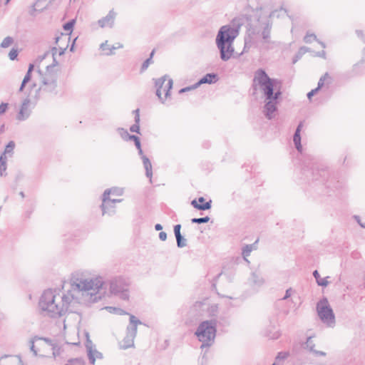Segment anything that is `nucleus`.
I'll return each mask as SVG.
<instances>
[{
	"instance_id": "nucleus-14",
	"label": "nucleus",
	"mask_w": 365,
	"mask_h": 365,
	"mask_svg": "<svg viewBox=\"0 0 365 365\" xmlns=\"http://www.w3.org/2000/svg\"><path fill=\"white\" fill-rule=\"evenodd\" d=\"M75 23H76L75 19H71L63 24V29L66 31H68V34H61V36L56 37V43H58L59 41L60 42L63 41L65 43H68L70 41V39H71L70 35L73 31Z\"/></svg>"
},
{
	"instance_id": "nucleus-30",
	"label": "nucleus",
	"mask_w": 365,
	"mask_h": 365,
	"mask_svg": "<svg viewBox=\"0 0 365 365\" xmlns=\"http://www.w3.org/2000/svg\"><path fill=\"white\" fill-rule=\"evenodd\" d=\"M32 77V73L31 72H26L24 78H23V81L21 83V86L19 88V92H23L24 90L26 85L31 81Z\"/></svg>"
},
{
	"instance_id": "nucleus-59",
	"label": "nucleus",
	"mask_w": 365,
	"mask_h": 365,
	"mask_svg": "<svg viewBox=\"0 0 365 365\" xmlns=\"http://www.w3.org/2000/svg\"><path fill=\"white\" fill-rule=\"evenodd\" d=\"M34 69V65L33 63H30L27 71L32 73Z\"/></svg>"
},
{
	"instance_id": "nucleus-62",
	"label": "nucleus",
	"mask_w": 365,
	"mask_h": 365,
	"mask_svg": "<svg viewBox=\"0 0 365 365\" xmlns=\"http://www.w3.org/2000/svg\"><path fill=\"white\" fill-rule=\"evenodd\" d=\"M113 200H115V204L116 202H121L123 200L122 199H113Z\"/></svg>"
},
{
	"instance_id": "nucleus-53",
	"label": "nucleus",
	"mask_w": 365,
	"mask_h": 365,
	"mask_svg": "<svg viewBox=\"0 0 365 365\" xmlns=\"http://www.w3.org/2000/svg\"><path fill=\"white\" fill-rule=\"evenodd\" d=\"M107 41L102 43L100 46V48L102 51H108V48H110V46L108 45L107 43Z\"/></svg>"
},
{
	"instance_id": "nucleus-50",
	"label": "nucleus",
	"mask_w": 365,
	"mask_h": 365,
	"mask_svg": "<svg viewBox=\"0 0 365 365\" xmlns=\"http://www.w3.org/2000/svg\"><path fill=\"white\" fill-rule=\"evenodd\" d=\"M293 290L292 288H289L286 290L284 296L282 298V300L287 299L289 297H290Z\"/></svg>"
},
{
	"instance_id": "nucleus-6",
	"label": "nucleus",
	"mask_w": 365,
	"mask_h": 365,
	"mask_svg": "<svg viewBox=\"0 0 365 365\" xmlns=\"http://www.w3.org/2000/svg\"><path fill=\"white\" fill-rule=\"evenodd\" d=\"M217 324L215 320H205L200 323L194 334L197 340L201 342L200 349L210 347L216 337Z\"/></svg>"
},
{
	"instance_id": "nucleus-23",
	"label": "nucleus",
	"mask_w": 365,
	"mask_h": 365,
	"mask_svg": "<svg viewBox=\"0 0 365 365\" xmlns=\"http://www.w3.org/2000/svg\"><path fill=\"white\" fill-rule=\"evenodd\" d=\"M271 29L272 25L268 21L264 24L263 30L261 32V36L264 43L269 42Z\"/></svg>"
},
{
	"instance_id": "nucleus-57",
	"label": "nucleus",
	"mask_w": 365,
	"mask_h": 365,
	"mask_svg": "<svg viewBox=\"0 0 365 365\" xmlns=\"http://www.w3.org/2000/svg\"><path fill=\"white\" fill-rule=\"evenodd\" d=\"M364 42L365 43V38L364 39ZM363 54H364V56H363V58H362V59H361V62H359V63H358L355 64V65H354V66H355V67H356V66H357L359 63H362L365 62V48H364V49Z\"/></svg>"
},
{
	"instance_id": "nucleus-33",
	"label": "nucleus",
	"mask_w": 365,
	"mask_h": 365,
	"mask_svg": "<svg viewBox=\"0 0 365 365\" xmlns=\"http://www.w3.org/2000/svg\"><path fill=\"white\" fill-rule=\"evenodd\" d=\"M253 246L254 245H246L242 249V255L246 261H247V257L250 256L253 250Z\"/></svg>"
},
{
	"instance_id": "nucleus-52",
	"label": "nucleus",
	"mask_w": 365,
	"mask_h": 365,
	"mask_svg": "<svg viewBox=\"0 0 365 365\" xmlns=\"http://www.w3.org/2000/svg\"><path fill=\"white\" fill-rule=\"evenodd\" d=\"M180 230H181V225L178 224V225H175L174 226V234H175V236H176V235H178L179 234H181Z\"/></svg>"
},
{
	"instance_id": "nucleus-55",
	"label": "nucleus",
	"mask_w": 365,
	"mask_h": 365,
	"mask_svg": "<svg viewBox=\"0 0 365 365\" xmlns=\"http://www.w3.org/2000/svg\"><path fill=\"white\" fill-rule=\"evenodd\" d=\"M250 35H257V34H259V31H258L257 29L255 28H253L252 29L250 30Z\"/></svg>"
},
{
	"instance_id": "nucleus-19",
	"label": "nucleus",
	"mask_w": 365,
	"mask_h": 365,
	"mask_svg": "<svg viewBox=\"0 0 365 365\" xmlns=\"http://www.w3.org/2000/svg\"><path fill=\"white\" fill-rule=\"evenodd\" d=\"M219 80L218 76L215 73H209L205 74L201 78L197 83H195V87H199L200 85L204 83L213 84Z\"/></svg>"
},
{
	"instance_id": "nucleus-8",
	"label": "nucleus",
	"mask_w": 365,
	"mask_h": 365,
	"mask_svg": "<svg viewBox=\"0 0 365 365\" xmlns=\"http://www.w3.org/2000/svg\"><path fill=\"white\" fill-rule=\"evenodd\" d=\"M317 311L320 320L329 327L335 325V316L326 297L322 299L317 304Z\"/></svg>"
},
{
	"instance_id": "nucleus-47",
	"label": "nucleus",
	"mask_w": 365,
	"mask_h": 365,
	"mask_svg": "<svg viewBox=\"0 0 365 365\" xmlns=\"http://www.w3.org/2000/svg\"><path fill=\"white\" fill-rule=\"evenodd\" d=\"M133 114L135 115L134 116V121L135 122H138V121H140V110L138 108L134 110L133 111Z\"/></svg>"
},
{
	"instance_id": "nucleus-42",
	"label": "nucleus",
	"mask_w": 365,
	"mask_h": 365,
	"mask_svg": "<svg viewBox=\"0 0 365 365\" xmlns=\"http://www.w3.org/2000/svg\"><path fill=\"white\" fill-rule=\"evenodd\" d=\"M123 47V44H121L120 43H118V46H110L109 48H108V51H106V54L107 56H110V55H112L114 53V51L116 50L117 48H120Z\"/></svg>"
},
{
	"instance_id": "nucleus-58",
	"label": "nucleus",
	"mask_w": 365,
	"mask_h": 365,
	"mask_svg": "<svg viewBox=\"0 0 365 365\" xmlns=\"http://www.w3.org/2000/svg\"><path fill=\"white\" fill-rule=\"evenodd\" d=\"M163 229V226L160 225V224H156L155 225V230H157V231H160V230H162Z\"/></svg>"
},
{
	"instance_id": "nucleus-15",
	"label": "nucleus",
	"mask_w": 365,
	"mask_h": 365,
	"mask_svg": "<svg viewBox=\"0 0 365 365\" xmlns=\"http://www.w3.org/2000/svg\"><path fill=\"white\" fill-rule=\"evenodd\" d=\"M115 16L116 13L113 11V9H112L109 11V12L105 17H103L101 19H99L98 21V24L99 26L101 28H104L106 26L112 28L114 24Z\"/></svg>"
},
{
	"instance_id": "nucleus-12",
	"label": "nucleus",
	"mask_w": 365,
	"mask_h": 365,
	"mask_svg": "<svg viewBox=\"0 0 365 365\" xmlns=\"http://www.w3.org/2000/svg\"><path fill=\"white\" fill-rule=\"evenodd\" d=\"M112 190H106L102 195V205L101 206L103 215L112 216L115 213V200H111L110 195Z\"/></svg>"
},
{
	"instance_id": "nucleus-61",
	"label": "nucleus",
	"mask_w": 365,
	"mask_h": 365,
	"mask_svg": "<svg viewBox=\"0 0 365 365\" xmlns=\"http://www.w3.org/2000/svg\"><path fill=\"white\" fill-rule=\"evenodd\" d=\"M154 53H155V50L153 49V50L151 51V53H150V56H149V57H151V59H153V57Z\"/></svg>"
},
{
	"instance_id": "nucleus-9",
	"label": "nucleus",
	"mask_w": 365,
	"mask_h": 365,
	"mask_svg": "<svg viewBox=\"0 0 365 365\" xmlns=\"http://www.w3.org/2000/svg\"><path fill=\"white\" fill-rule=\"evenodd\" d=\"M173 81L171 78L165 75L155 80V86L156 88V96L159 100L164 103L165 101L170 98V90L173 88Z\"/></svg>"
},
{
	"instance_id": "nucleus-31",
	"label": "nucleus",
	"mask_w": 365,
	"mask_h": 365,
	"mask_svg": "<svg viewBox=\"0 0 365 365\" xmlns=\"http://www.w3.org/2000/svg\"><path fill=\"white\" fill-rule=\"evenodd\" d=\"M6 161L7 156L0 157V175L6 176Z\"/></svg>"
},
{
	"instance_id": "nucleus-4",
	"label": "nucleus",
	"mask_w": 365,
	"mask_h": 365,
	"mask_svg": "<svg viewBox=\"0 0 365 365\" xmlns=\"http://www.w3.org/2000/svg\"><path fill=\"white\" fill-rule=\"evenodd\" d=\"M242 17L234 18L229 24L221 26L217 32L215 43L220 51V58L227 61L232 56L235 48L233 42L240 34V29L243 25Z\"/></svg>"
},
{
	"instance_id": "nucleus-13",
	"label": "nucleus",
	"mask_w": 365,
	"mask_h": 365,
	"mask_svg": "<svg viewBox=\"0 0 365 365\" xmlns=\"http://www.w3.org/2000/svg\"><path fill=\"white\" fill-rule=\"evenodd\" d=\"M34 96L30 98L29 96H27L25 98L21 105L19 111L18 112L16 115V119L19 121H24L28 119L31 113V110L29 108V106L32 104L34 106H35L34 104Z\"/></svg>"
},
{
	"instance_id": "nucleus-11",
	"label": "nucleus",
	"mask_w": 365,
	"mask_h": 365,
	"mask_svg": "<svg viewBox=\"0 0 365 365\" xmlns=\"http://www.w3.org/2000/svg\"><path fill=\"white\" fill-rule=\"evenodd\" d=\"M38 341H43L46 344H48L51 347L56 342V341L48 337H41L38 336H34L29 340L30 350L35 356H39L42 358L48 357V356L45 354H39V352L41 351L43 345L41 344H37V346L35 345V343H36Z\"/></svg>"
},
{
	"instance_id": "nucleus-44",
	"label": "nucleus",
	"mask_w": 365,
	"mask_h": 365,
	"mask_svg": "<svg viewBox=\"0 0 365 365\" xmlns=\"http://www.w3.org/2000/svg\"><path fill=\"white\" fill-rule=\"evenodd\" d=\"M18 50L17 49H15V48H12L9 53V58L11 60V61H14L15 60L16 58H17V56H18Z\"/></svg>"
},
{
	"instance_id": "nucleus-36",
	"label": "nucleus",
	"mask_w": 365,
	"mask_h": 365,
	"mask_svg": "<svg viewBox=\"0 0 365 365\" xmlns=\"http://www.w3.org/2000/svg\"><path fill=\"white\" fill-rule=\"evenodd\" d=\"M210 218L208 216H205L203 217H199V218H192L191 219V222L192 224H202V223H207L210 221Z\"/></svg>"
},
{
	"instance_id": "nucleus-35",
	"label": "nucleus",
	"mask_w": 365,
	"mask_h": 365,
	"mask_svg": "<svg viewBox=\"0 0 365 365\" xmlns=\"http://www.w3.org/2000/svg\"><path fill=\"white\" fill-rule=\"evenodd\" d=\"M328 78H331L329 76V74L328 73H325L319 78L318 83H317V87L316 88L318 89L319 91L321 90L323 88V86H324L325 81Z\"/></svg>"
},
{
	"instance_id": "nucleus-39",
	"label": "nucleus",
	"mask_w": 365,
	"mask_h": 365,
	"mask_svg": "<svg viewBox=\"0 0 365 365\" xmlns=\"http://www.w3.org/2000/svg\"><path fill=\"white\" fill-rule=\"evenodd\" d=\"M153 61L151 59V57L148 58L143 63L140 68V73L144 72L150 66V64L153 63Z\"/></svg>"
},
{
	"instance_id": "nucleus-49",
	"label": "nucleus",
	"mask_w": 365,
	"mask_h": 365,
	"mask_svg": "<svg viewBox=\"0 0 365 365\" xmlns=\"http://www.w3.org/2000/svg\"><path fill=\"white\" fill-rule=\"evenodd\" d=\"M318 92H319V90L317 89L316 88L314 89H312L311 91H309L307 94V96L308 99L311 100L312 97L314 96L315 94H317Z\"/></svg>"
},
{
	"instance_id": "nucleus-20",
	"label": "nucleus",
	"mask_w": 365,
	"mask_h": 365,
	"mask_svg": "<svg viewBox=\"0 0 365 365\" xmlns=\"http://www.w3.org/2000/svg\"><path fill=\"white\" fill-rule=\"evenodd\" d=\"M315 344L312 341V337L309 336L307 339V341L305 342L304 345V349H307L309 351L313 353L317 356H325L327 354L324 351H317L314 349Z\"/></svg>"
},
{
	"instance_id": "nucleus-56",
	"label": "nucleus",
	"mask_w": 365,
	"mask_h": 365,
	"mask_svg": "<svg viewBox=\"0 0 365 365\" xmlns=\"http://www.w3.org/2000/svg\"><path fill=\"white\" fill-rule=\"evenodd\" d=\"M112 190L111 193L113 195H120L121 192L118 188H111Z\"/></svg>"
},
{
	"instance_id": "nucleus-1",
	"label": "nucleus",
	"mask_w": 365,
	"mask_h": 365,
	"mask_svg": "<svg viewBox=\"0 0 365 365\" xmlns=\"http://www.w3.org/2000/svg\"><path fill=\"white\" fill-rule=\"evenodd\" d=\"M104 282L101 277L93 279L73 278L70 288L63 293L57 289H48L41 294L38 306L41 310L51 318L63 316L71 303L93 304L102 298L100 292Z\"/></svg>"
},
{
	"instance_id": "nucleus-48",
	"label": "nucleus",
	"mask_w": 365,
	"mask_h": 365,
	"mask_svg": "<svg viewBox=\"0 0 365 365\" xmlns=\"http://www.w3.org/2000/svg\"><path fill=\"white\" fill-rule=\"evenodd\" d=\"M288 356V354L286 352L280 351L277 354L276 356V359H285Z\"/></svg>"
},
{
	"instance_id": "nucleus-7",
	"label": "nucleus",
	"mask_w": 365,
	"mask_h": 365,
	"mask_svg": "<svg viewBox=\"0 0 365 365\" xmlns=\"http://www.w3.org/2000/svg\"><path fill=\"white\" fill-rule=\"evenodd\" d=\"M130 282L129 279L117 277L110 282V292L120 299L128 300L130 297Z\"/></svg>"
},
{
	"instance_id": "nucleus-21",
	"label": "nucleus",
	"mask_w": 365,
	"mask_h": 365,
	"mask_svg": "<svg viewBox=\"0 0 365 365\" xmlns=\"http://www.w3.org/2000/svg\"><path fill=\"white\" fill-rule=\"evenodd\" d=\"M141 160L143 161V167L145 170V175L147 178H148L150 179V181H151V178L153 176L151 162L146 155L143 156Z\"/></svg>"
},
{
	"instance_id": "nucleus-10",
	"label": "nucleus",
	"mask_w": 365,
	"mask_h": 365,
	"mask_svg": "<svg viewBox=\"0 0 365 365\" xmlns=\"http://www.w3.org/2000/svg\"><path fill=\"white\" fill-rule=\"evenodd\" d=\"M141 324V321L134 315H130L129 324L126 328V335L123 340V344L120 345L121 349H127L134 346V339L137 334V327Z\"/></svg>"
},
{
	"instance_id": "nucleus-18",
	"label": "nucleus",
	"mask_w": 365,
	"mask_h": 365,
	"mask_svg": "<svg viewBox=\"0 0 365 365\" xmlns=\"http://www.w3.org/2000/svg\"><path fill=\"white\" fill-rule=\"evenodd\" d=\"M302 128H303V122L301 121L297 126V128H296L295 132L293 135V142H294V146H295L296 149L297 150V151L300 153H302V150H303L302 145L301 143L302 138H301V134H300Z\"/></svg>"
},
{
	"instance_id": "nucleus-28",
	"label": "nucleus",
	"mask_w": 365,
	"mask_h": 365,
	"mask_svg": "<svg viewBox=\"0 0 365 365\" xmlns=\"http://www.w3.org/2000/svg\"><path fill=\"white\" fill-rule=\"evenodd\" d=\"M67 47H68V43H65V42H64V45L59 46L58 48L56 47H53L51 50L53 59L54 58L56 59L55 56L56 55L57 52H58V56L63 55L65 53V51H66Z\"/></svg>"
},
{
	"instance_id": "nucleus-43",
	"label": "nucleus",
	"mask_w": 365,
	"mask_h": 365,
	"mask_svg": "<svg viewBox=\"0 0 365 365\" xmlns=\"http://www.w3.org/2000/svg\"><path fill=\"white\" fill-rule=\"evenodd\" d=\"M136 148L138 150V155L140 157V158H142L143 156H145L144 155L143 151L142 148H141V142H140V138L138 140H137Z\"/></svg>"
},
{
	"instance_id": "nucleus-34",
	"label": "nucleus",
	"mask_w": 365,
	"mask_h": 365,
	"mask_svg": "<svg viewBox=\"0 0 365 365\" xmlns=\"http://www.w3.org/2000/svg\"><path fill=\"white\" fill-rule=\"evenodd\" d=\"M175 238L178 247L182 248L187 245V240L181 234L176 235Z\"/></svg>"
},
{
	"instance_id": "nucleus-16",
	"label": "nucleus",
	"mask_w": 365,
	"mask_h": 365,
	"mask_svg": "<svg viewBox=\"0 0 365 365\" xmlns=\"http://www.w3.org/2000/svg\"><path fill=\"white\" fill-rule=\"evenodd\" d=\"M86 349L88 351V357L91 364H94L96 359H102L103 354L93 347L91 341H88L86 344Z\"/></svg>"
},
{
	"instance_id": "nucleus-54",
	"label": "nucleus",
	"mask_w": 365,
	"mask_h": 365,
	"mask_svg": "<svg viewBox=\"0 0 365 365\" xmlns=\"http://www.w3.org/2000/svg\"><path fill=\"white\" fill-rule=\"evenodd\" d=\"M159 239L162 241H165L167 239V234L165 232H160L159 233Z\"/></svg>"
},
{
	"instance_id": "nucleus-41",
	"label": "nucleus",
	"mask_w": 365,
	"mask_h": 365,
	"mask_svg": "<svg viewBox=\"0 0 365 365\" xmlns=\"http://www.w3.org/2000/svg\"><path fill=\"white\" fill-rule=\"evenodd\" d=\"M317 36L314 34H309L307 33L306 36L304 38V41L307 43H310L313 40H316Z\"/></svg>"
},
{
	"instance_id": "nucleus-37",
	"label": "nucleus",
	"mask_w": 365,
	"mask_h": 365,
	"mask_svg": "<svg viewBox=\"0 0 365 365\" xmlns=\"http://www.w3.org/2000/svg\"><path fill=\"white\" fill-rule=\"evenodd\" d=\"M65 365H84V361L83 359L78 358L71 359Z\"/></svg>"
},
{
	"instance_id": "nucleus-38",
	"label": "nucleus",
	"mask_w": 365,
	"mask_h": 365,
	"mask_svg": "<svg viewBox=\"0 0 365 365\" xmlns=\"http://www.w3.org/2000/svg\"><path fill=\"white\" fill-rule=\"evenodd\" d=\"M14 41V39L11 36H7L6 37L3 41L1 42V48H7L9 47V46L11 45V43H13Z\"/></svg>"
},
{
	"instance_id": "nucleus-24",
	"label": "nucleus",
	"mask_w": 365,
	"mask_h": 365,
	"mask_svg": "<svg viewBox=\"0 0 365 365\" xmlns=\"http://www.w3.org/2000/svg\"><path fill=\"white\" fill-rule=\"evenodd\" d=\"M118 132L120 134V137L125 140V141H129L131 140H138L139 137L135 135H130L128 130L123 128H118Z\"/></svg>"
},
{
	"instance_id": "nucleus-64",
	"label": "nucleus",
	"mask_w": 365,
	"mask_h": 365,
	"mask_svg": "<svg viewBox=\"0 0 365 365\" xmlns=\"http://www.w3.org/2000/svg\"><path fill=\"white\" fill-rule=\"evenodd\" d=\"M275 12H276V11H272V12L270 14L269 16H270V17L274 16Z\"/></svg>"
},
{
	"instance_id": "nucleus-40",
	"label": "nucleus",
	"mask_w": 365,
	"mask_h": 365,
	"mask_svg": "<svg viewBox=\"0 0 365 365\" xmlns=\"http://www.w3.org/2000/svg\"><path fill=\"white\" fill-rule=\"evenodd\" d=\"M130 130L132 133L140 134V121L135 122V123L130 127Z\"/></svg>"
},
{
	"instance_id": "nucleus-60",
	"label": "nucleus",
	"mask_w": 365,
	"mask_h": 365,
	"mask_svg": "<svg viewBox=\"0 0 365 365\" xmlns=\"http://www.w3.org/2000/svg\"><path fill=\"white\" fill-rule=\"evenodd\" d=\"M10 356H8V355H4L3 356H1L0 358V363H2V361L5 359H6L7 358H9ZM0 365H3L2 364H1Z\"/></svg>"
},
{
	"instance_id": "nucleus-17",
	"label": "nucleus",
	"mask_w": 365,
	"mask_h": 365,
	"mask_svg": "<svg viewBox=\"0 0 365 365\" xmlns=\"http://www.w3.org/2000/svg\"><path fill=\"white\" fill-rule=\"evenodd\" d=\"M205 198L200 197L198 200L194 199L191 201V205L198 210H210L212 207V201L209 200L205 202Z\"/></svg>"
},
{
	"instance_id": "nucleus-29",
	"label": "nucleus",
	"mask_w": 365,
	"mask_h": 365,
	"mask_svg": "<svg viewBox=\"0 0 365 365\" xmlns=\"http://www.w3.org/2000/svg\"><path fill=\"white\" fill-rule=\"evenodd\" d=\"M32 77V73L31 72H26L24 78H23V81L21 83V86L19 88V92H23L24 90L26 85L31 81Z\"/></svg>"
},
{
	"instance_id": "nucleus-2",
	"label": "nucleus",
	"mask_w": 365,
	"mask_h": 365,
	"mask_svg": "<svg viewBox=\"0 0 365 365\" xmlns=\"http://www.w3.org/2000/svg\"><path fill=\"white\" fill-rule=\"evenodd\" d=\"M281 81L277 78H270L266 71L259 68L255 73L253 87L257 90L258 86L264 97V105L262 112L265 117L273 119L277 111V104L282 96Z\"/></svg>"
},
{
	"instance_id": "nucleus-27",
	"label": "nucleus",
	"mask_w": 365,
	"mask_h": 365,
	"mask_svg": "<svg viewBox=\"0 0 365 365\" xmlns=\"http://www.w3.org/2000/svg\"><path fill=\"white\" fill-rule=\"evenodd\" d=\"M309 51V48L306 46H302L299 48L297 53L294 55L292 59V63H296L304 54H305Z\"/></svg>"
},
{
	"instance_id": "nucleus-45",
	"label": "nucleus",
	"mask_w": 365,
	"mask_h": 365,
	"mask_svg": "<svg viewBox=\"0 0 365 365\" xmlns=\"http://www.w3.org/2000/svg\"><path fill=\"white\" fill-rule=\"evenodd\" d=\"M197 87H195V83L190 86H187V87H185V88H181L180 91H179V93H185L187 91H190L191 90H194L195 88H197Z\"/></svg>"
},
{
	"instance_id": "nucleus-46",
	"label": "nucleus",
	"mask_w": 365,
	"mask_h": 365,
	"mask_svg": "<svg viewBox=\"0 0 365 365\" xmlns=\"http://www.w3.org/2000/svg\"><path fill=\"white\" fill-rule=\"evenodd\" d=\"M9 104L7 103H1L0 104V115H3L7 110Z\"/></svg>"
},
{
	"instance_id": "nucleus-63",
	"label": "nucleus",
	"mask_w": 365,
	"mask_h": 365,
	"mask_svg": "<svg viewBox=\"0 0 365 365\" xmlns=\"http://www.w3.org/2000/svg\"><path fill=\"white\" fill-rule=\"evenodd\" d=\"M19 195H20V196H21V197H24V196H25V195H24V192H22V191L19 192Z\"/></svg>"
},
{
	"instance_id": "nucleus-26",
	"label": "nucleus",
	"mask_w": 365,
	"mask_h": 365,
	"mask_svg": "<svg viewBox=\"0 0 365 365\" xmlns=\"http://www.w3.org/2000/svg\"><path fill=\"white\" fill-rule=\"evenodd\" d=\"M15 143L13 140H11L8 143V144L6 145L4 151L2 153V154L0 155V157L6 156L7 155L9 157H11L14 154V150L15 148Z\"/></svg>"
},
{
	"instance_id": "nucleus-3",
	"label": "nucleus",
	"mask_w": 365,
	"mask_h": 365,
	"mask_svg": "<svg viewBox=\"0 0 365 365\" xmlns=\"http://www.w3.org/2000/svg\"><path fill=\"white\" fill-rule=\"evenodd\" d=\"M302 175L304 180L319 186L324 194L330 195L331 192L343 187L344 182L340 180L338 174L331 172L326 165L317 163L304 164Z\"/></svg>"
},
{
	"instance_id": "nucleus-51",
	"label": "nucleus",
	"mask_w": 365,
	"mask_h": 365,
	"mask_svg": "<svg viewBox=\"0 0 365 365\" xmlns=\"http://www.w3.org/2000/svg\"><path fill=\"white\" fill-rule=\"evenodd\" d=\"M354 220L357 222V223L359 224V225L362 227V228H364L365 229V224L363 223L361 221V218L358 215H354Z\"/></svg>"
},
{
	"instance_id": "nucleus-5",
	"label": "nucleus",
	"mask_w": 365,
	"mask_h": 365,
	"mask_svg": "<svg viewBox=\"0 0 365 365\" xmlns=\"http://www.w3.org/2000/svg\"><path fill=\"white\" fill-rule=\"evenodd\" d=\"M58 64V61L54 58L51 65L46 66V70L44 73L40 69H38L39 74V86L36 89L35 94L34 96V104L36 105L38 101L46 96H56L58 93V75L56 71L53 70V68Z\"/></svg>"
},
{
	"instance_id": "nucleus-32",
	"label": "nucleus",
	"mask_w": 365,
	"mask_h": 365,
	"mask_svg": "<svg viewBox=\"0 0 365 365\" xmlns=\"http://www.w3.org/2000/svg\"><path fill=\"white\" fill-rule=\"evenodd\" d=\"M52 349V357L56 359L59 356L63 351L61 346L58 345L57 341L51 346Z\"/></svg>"
},
{
	"instance_id": "nucleus-22",
	"label": "nucleus",
	"mask_w": 365,
	"mask_h": 365,
	"mask_svg": "<svg viewBox=\"0 0 365 365\" xmlns=\"http://www.w3.org/2000/svg\"><path fill=\"white\" fill-rule=\"evenodd\" d=\"M250 284L255 287H259L264 284V279L256 272H252L249 279Z\"/></svg>"
},
{
	"instance_id": "nucleus-25",
	"label": "nucleus",
	"mask_w": 365,
	"mask_h": 365,
	"mask_svg": "<svg viewBox=\"0 0 365 365\" xmlns=\"http://www.w3.org/2000/svg\"><path fill=\"white\" fill-rule=\"evenodd\" d=\"M313 276L315 278L317 284L319 286L325 287L329 284L328 278H329V277H326L324 278H322L317 270H314L313 272Z\"/></svg>"
}]
</instances>
